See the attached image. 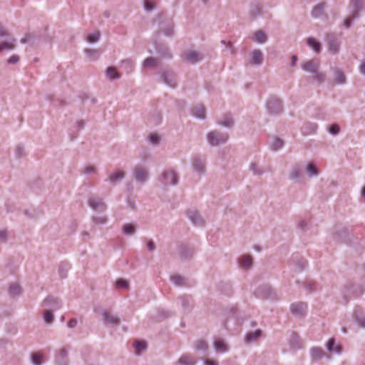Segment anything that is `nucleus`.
Listing matches in <instances>:
<instances>
[{
  "label": "nucleus",
  "instance_id": "nucleus-1",
  "mask_svg": "<svg viewBox=\"0 0 365 365\" xmlns=\"http://www.w3.org/2000/svg\"><path fill=\"white\" fill-rule=\"evenodd\" d=\"M341 294L345 304L352 297H359L363 294V288L359 284L348 281L341 288Z\"/></svg>",
  "mask_w": 365,
  "mask_h": 365
},
{
  "label": "nucleus",
  "instance_id": "nucleus-2",
  "mask_svg": "<svg viewBox=\"0 0 365 365\" xmlns=\"http://www.w3.org/2000/svg\"><path fill=\"white\" fill-rule=\"evenodd\" d=\"M160 76L164 83L168 86L175 88L178 86V80L176 73L171 68L166 67L160 72Z\"/></svg>",
  "mask_w": 365,
  "mask_h": 365
},
{
  "label": "nucleus",
  "instance_id": "nucleus-3",
  "mask_svg": "<svg viewBox=\"0 0 365 365\" xmlns=\"http://www.w3.org/2000/svg\"><path fill=\"white\" fill-rule=\"evenodd\" d=\"M229 139V135L227 133H222L219 130H212L207 134V140L211 146H218L225 144Z\"/></svg>",
  "mask_w": 365,
  "mask_h": 365
},
{
  "label": "nucleus",
  "instance_id": "nucleus-4",
  "mask_svg": "<svg viewBox=\"0 0 365 365\" xmlns=\"http://www.w3.org/2000/svg\"><path fill=\"white\" fill-rule=\"evenodd\" d=\"M340 34L336 33H327L325 35V41L328 46L329 51L332 54H337L340 50Z\"/></svg>",
  "mask_w": 365,
  "mask_h": 365
},
{
  "label": "nucleus",
  "instance_id": "nucleus-5",
  "mask_svg": "<svg viewBox=\"0 0 365 365\" xmlns=\"http://www.w3.org/2000/svg\"><path fill=\"white\" fill-rule=\"evenodd\" d=\"M266 108L269 115H279L283 111V102L281 99L272 96L267 100Z\"/></svg>",
  "mask_w": 365,
  "mask_h": 365
},
{
  "label": "nucleus",
  "instance_id": "nucleus-6",
  "mask_svg": "<svg viewBox=\"0 0 365 365\" xmlns=\"http://www.w3.org/2000/svg\"><path fill=\"white\" fill-rule=\"evenodd\" d=\"M207 159L205 155H195L191 160V165L193 170L199 175H205L206 173Z\"/></svg>",
  "mask_w": 365,
  "mask_h": 365
},
{
  "label": "nucleus",
  "instance_id": "nucleus-7",
  "mask_svg": "<svg viewBox=\"0 0 365 365\" xmlns=\"http://www.w3.org/2000/svg\"><path fill=\"white\" fill-rule=\"evenodd\" d=\"M94 312L98 313L102 317V321L106 326H118L120 324V319L109 312L107 310L102 309L101 307H95Z\"/></svg>",
  "mask_w": 365,
  "mask_h": 365
},
{
  "label": "nucleus",
  "instance_id": "nucleus-8",
  "mask_svg": "<svg viewBox=\"0 0 365 365\" xmlns=\"http://www.w3.org/2000/svg\"><path fill=\"white\" fill-rule=\"evenodd\" d=\"M160 181L164 186H174L178 185L179 176L174 170H166L162 173Z\"/></svg>",
  "mask_w": 365,
  "mask_h": 365
},
{
  "label": "nucleus",
  "instance_id": "nucleus-9",
  "mask_svg": "<svg viewBox=\"0 0 365 365\" xmlns=\"http://www.w3.org/2000/svg\"><path fill=\"white\" fill-rule=\"evenodd\" d=\"M254 294L259 299H273L275 297V293L273 291L272 288L269 284H262L259 287H258L255 292Z\"/></svg>",
  "mask_w": 365,
  "mask_h": 365
},
{
  "label": "nucleus",
  "instance_id": "nucleus-10",
  "mask_svg": "<svg viewBox=\"0 0 365 365\" xmlns=\"http://www.w3.org/2000/svg\"><path fill=\"white\" fill-rule=\"evenodd\" d=\"M133 176L137 182L143 184L149 179V171L143 165H137L133 170Z\"/></svg>",
  "mask_w": 365,
  "mask_h": 365
},
{
  "label": "nucleus",
  "instance_id": "nucleus-11",
  "mask_svg": "<svg viewBox=\"0 0 365 365\" xmlns=\"http://www.w3.org/2000/svg\"><path fill=\"white\" fill-rule=\"evenodd\" d=\"M348 7L350 9V13H352L354 18H359L360 12L365 7V1L364 0H349Z\"/></svg>",
  "mask_w": 365,
  "mask_h": 365
},
{
  "label": "nucleus",
  "instance_id": "nucleus-12",
  "mask_svg": "<svg viewBox=\"0 0 365 365\" xmlns=\"http://www.w3.org/2000/svg\"><path fill=\"white\" fill-rule=\"evenodd\" d=\"M182 60L189 63H196L203 59V55L195 51H186L182 55Z\"/></svg>",
  "mask_w": 365,
  "mask_h": 365
},
{
  "label": "nucleus",
  "instance_id": "nucleus-13",
  "mask_svg": "<svg viewBox=\"0 0 365 365\" xmlns=\"http://www.w3.org/2000/svg\"><path fill=\"white\" fill-rule=\"evenodd\" d=\"M88 205L94 211L104 212L107 209V205L100 197L93 196L89 197L88 200Z\"/></svg>",
  "mask_w": 365,
  "mask_h": 365
},
{
  "label": "nucleus",
  "instance_id": "nucleus-14",
  "mask_svg": "<svg viewBox=\"0 0 365 365\" xmlns=\"http://www.w3.org/2000/svg\"><path fill=\"white\" fill-rule=\"evenodd\" d=\"M42 306L47 307V309L51 310L52 312L56 311L61 308V301L53 296H48L43 302Z\"/></svg>",
  "mask_w": 365,
  "mask_h": 365
},
{
  "label": "nucleus",
  "instance_id": "nucleus-15",
  "mask_svg": "<svg viewBox=\"0 0 365 365\" xmlns=\"http://www.w3.org/2000/svg\"><path fill=\"white\" fill-rule=\"evenodd\" d=\"M306 309L307 304L302 302L292 304L290 306L292 314L299 318L304 317Z\"/></svg>",
  "mask_w": 365,
  "mask_h": 365
},
{
  "label": "nucleus",
  "instance_id": "nucleus-16",
  "mask_svg": "<svg viewBox=\"0 0 365 365\" xmlns=\"http://www.w3.org/2000/svg\"><path fill=\"white\" fill-rule=\"evenodd\" d=\"M178 250L179 252L180 259L182 261L190 259L195 253L193 248L188 247L185 245H179Z\"/></svg>",
  "mask_w": 365,
  "mask_h": 365
},
{
  "label": "nucleus",
  "instance_id": "nucleus-17",
  "mask_svg": "<svg viewBox=\"0 0 365 365\" xmlns=\"http://www.w3.org/2000/svg\"><path fill=\"white\" fill-rule=\"evenodd\" d=\"M187 216L189 220L196 226H202L205 224L204 220L197 210H188Z\"/></svg>",
  "mask_w": 365,
  "mask_h": 365
},
{
  "label": "nucleus",
  "instance_id": "nucleus-18",
  "mask_svg": "<svg viewBox=\"0 0 365 365\" xmlns=\"http://www.w3.org/2000/svg\"><path fill=\"white\" fill-rule=\"evenodd\" d=\"M125 177V173L120 170H116L109 175L106 181H108L110 185L115 186Z\"/></svg>",
  "mask_w": 365,
  "mask_h": 365
},
{
  "label": "nucleus",
  "instance_id": "nucleus-19",
  "mask_svg": "<svg viewBox=\"0 0 365 365\" xmlns=\"http://www.w3.org/2000/svg\"><path fill=\"white\" fill-rule=\"evenodd\" d=\"M178 299L180 301L181 307L185 312H190L192 309V296L184 294L180 296Z\"/></svg>",
  "mask_w": 365,
  "mask_h": 365
},
{
  "label": "nucleus",
  "instance_id": "nucleus-20",
  "mask_svg": "<svg viewBox=\"0 0 365 365\" xmlns=\"http://www.w3.org/2000/svg\"><path fill=\"white\" fill-rule=\"evenodd\" d=\"M319 63L315 61L314 60H309L304 63H302V68L307 71L311 73H317V71L319 70Z\"/></svg>",
  "mask_w": 365,
  "mask_h": 365
},
{
  "label": "nucleus",
  "instance_id": "nucleus-21",
  "mask_svg": "<svg viewBox=\"0 0 365 365\" xmlns=\"http://www.w3.org/2000/svg\"><path fill=\"white\" fill-rule=\"evenodd\" d=\"M327 349L331 353L339 354L342 351V346L340 344H336L334 338H331L328 340L326 344Z\"/></svg>",
  "mask_w": 365,
  "mask_h": 365
},
{
  "label": "nucleus",
  "instance_id": "nucleus-22",
  "mask_svg": "<svg viewBox=\"0 0 365 365\" xmlns=\"http://www.w3.org/2000/svg\"><path fill=\"white\" fill-rule=\"evenodd\" d=\"M16 48V38L9 37L5 41L0 43V53L4 51H11Z\"/></svg>",
  "mask_w": 365,
  "mask_h": 365
},
{
  "label": "nucleus",
  "instance_id": "nucleus-23",
  "mask_svg": "<svg viewBox=\"0 0 365 365\" xmlns=\"http://www.w3.org/2000/svg\"><path fill=\"white\" fill-rule=\"evenodd\" d=\"M302 176V166L297 163L290 170L289 178L292 180H299Z\"/></svg>",
  "mask_w": 365,
  "mask_h": 365
},
{
  "label": "nucleus",
  "instance_id": "nucleus-24",
  "mask_svg": "<svg viewBox=\"0 0 365 365\" xmlns=\"http://www.w3.org/2000/svg\"><path fill=\"white\" fill-rule=\"evenodd\" d=\"M348 231L345 228H341L338 230H336L333 234V238L334 240L339 242H346V240L348 239Z\"/></svg>",
  "mask_w": 365,
  "mask_h": 365
},
{
  "label": "nucleus",
  "instance_id": "nucleus-25",
  "mask_svg": "<svg viewBox=\"0 0 365 365\" xmlns=\"http://www.w3.org/2000/svg\"><path fill=\"white\" fill-rule=\"evenodd\" d=\"M317 125L314 123L307 122L301 128L302 133L304 135L314 134L317 130Z\"/></svg>",
  "mask_w": 365,
  "mask_h": 365
},
{
  "label": "nucleus",
  "instance_id": "nucleus-26",
  "mask_svg": "<svg viewBox=\"0 0 365 365\" xmlns=\"http://www.w3.org/2000/svg\"><path fill=\"white\" fill-rule=\"evenodd\" d=\"M192 115L200 119L206 118L205 108L203 105H196L191 109Z\"/></svg>",
  "mask_w": 365,
  "mask_h": 365
},
{
  "label": "nucleus",
  "instance_id": "nucleus-27",
  "mask_svg": "<svg viewBox=\"0 0 365 365\" xmlns=\"http://www.w3.org/2000/svg\"><path fill=\"white\" fill-rule=\"evenodd\" d=\"M290 262L297 266L299 271H302L307 265V262L298 254L293 255Z\"/></svg>",
  "mask_w": 365,
  "mask_h": 365
},
{
  "label": "nucleus",
  "instance_id": "nucleus-28",
  "mask_svg": "<svg viewBox=\"0 0 365 365\" xmlns=\"http://www.w3.org/2000/svg\"><path fill=\"white\" fill-rule=\"evenodd\" d=\"M325 7L326 3L324 1H322L316 5L311 12L312 16L316 19L322 16L324 14Z\"/></svg>",
  "mask_w": 365,
  "mask_h": 365
},
{
  "label": "nucleus",
  "instance_id": "nucleus-29",
  "mask_svg": "<svg viewBox=\"0 0 365 365\" xmlns=\"http://www.w3.org/2000/svg\"><path fill=\"white\" fill-rule=\"evenodd\" d=\"M218 123L220 124L221 125L228 128H232L235 125L234 120H233L231 114H230V113H226V114L223 115L222 116L220 120H219Z\"/></svg>",
  "mask_w": 365,
  "mask_h": 365
},
{
  "label": "nucleus",
  "instance_id": "nucleus-30",
  "mask_svg": "<svg viewBox=\"0 0 365 365\" xmlns=\"http://www.w3.org/2000/svg\"><path fill=\"white\" fill-rule=\"evenodd\" d=\"M106 76L110 81H114L119 79L121 77V74L118 72L117 68L113 66H109L106 70Z\"/></svg>",
  "mask_w": 365,
  "mask_h": 365
},
{
  "label": "nucleus",
  "instance_id": "nucleus-31",
  "mask_svg": "<svg viewBox=\"0 0 365 365\" xmlns=\"http://www.w3.org/2000/svg\"><path fill=\"white\" fill-rule=\"evenodd\" d=\"M252 59L250 63L253 65H261L263 61V54L259 49L254 50L251 53Z\"/></svg>",
  "mask_w": 365,
  "mask_h": 365
},
{
  "label": "nucleus",
  "instance_id": "nucleus-32",
  "mask_svg": "<svg viewBox=\"0 0 365 365\" xmlns=\"http://www.w3.org/2000/svg\"><path fill=\"white\" fill-rule=\"evenodd\" d=\"M240 267L244 269H249L252 266V257L250 255H243L239 259Z\"/></svg>",
  "mask_w": 365,
  "mask_h": 365
},
{
  "label": "nucleus",
  "instance_id": "nucleus-33",
  "mask_svg": "<svg viewBox=\"0 0 365 365\" xmlns=\"http://www.w3.org/2000/svg\"><path fill=\"white\" fill-rule=\"evenodd\" d=\"M155 49L158 53H159L161 57L168 59L172 58L173 55L170 51L168 47L163 45H156Z\"/></svg>",
  "mask_w": 365,
  "mask_h": 365
},
{
  "label": "nucleus",
  "instance_id": "nucleus-34",
  "mask_svg": "<svg viewBox=\"0 0 365 365\" xmlns=\"http://www.w3.org/2000/svg\"><path fill=\"white\" fill-rule=\"evenodd\" d=\"M334 81L336 84H344L346 83V76L343 71L339 68L334 69Z\"/></svg>",
  "mask_w": 365,
  "mask_h": 365
},
{
  "label": "nucleus",
  "instance_id": "nucleus-35",
  "mask_svg": "<svg viewBox=\"0 0 365 365\" xmlns=\"http://www.w3.org/2000/svg\"><path fill=\"white\" fill-rule=\"evenodd\" d=\"M160 63V59L155 57H148L143 63V66L145 68H155Z\"/></svg>",
  "mask_w": 365,
  "mask_h": 365
},
{
  "label": "nucleus",
  "instance_id": "nucleus-36",
  "mask_svg": "<svg viewBox=\"0 0 365 365\" xmlns=\"http://www.w3.org/2000/svg\"><path fill=\"white\" fill-rule=\"evenodd\" d=\"M289 345L293 349H299L302 347L301 341L297 333H292L289 338Z\"/></svg>",
  "mask_w": 365,
  "mask_h": 365
},
{
  "label": "nucleus",
  "instance_id": "nucleus-37",
  "mask_svg": "<svg viewBox=\"0 0 365 365\" xmlns=\"http://www.w3.org/2000/svg\"><path fill=\"white\" fill-rule=\"evenodd\" d=\"M307 44L312 48L314 52L319 53L322 49V44L314 37H309L307 39Z\"/></svg>",
  "mask_w": 365,
  "mask_h": 365
},
{
  "label": "nucleus",
  "instance_id": "nucleus-38",
  "mask_svg": "<svg viewBox=\"0 0 365 365\" xmlns=\"http://www.w3.org/2000/svg\"><path fill=\"white\" fill-rule=\"evenodd\" d=\"M8 292H9V294L11 297H18L21 294L22 289L19 284L12 283L10 284Z\"/></svg>",
  "mask_w": 365,
  "mask_h": 365
},
{
  "label": "nucleus",
  "instance_id": "nucleus-39",
  "mask_svg": "<svg viewBox=\"0 0 365 365\" xmlns=\"http://www.w3.org/2000/svg\"><path fill=\"white\" fill-rule=\"evenodd\" d=\"M262 335V331L257 329L255 331H250L245 336V342L247 344L255 341Z\"/></svg>",
  "mask_w": 365,
  "mask_h": 365
},
{
  "label": "nucleus",
  "instance_id": "nucleus-40",
  "mask_svg": "<svg viewBox=\"0 0 365 365\" xmlns=\"http://www.w3.org/2000/svg\"><path fill=\"white\" fill-rule=\"evenodd\" d=\"M311 356L314 360H319L327 356L326 353L319 347H313L311 349Z\"/></svg>",
  "mask_w": 365,
  "mask_h": 365
},
{
  "label": "nucleus",
  "instance_id": "nucleus-41",
  "mask_svg": "<svg viewBox=\"0 0 365 365\" xmlns=\"http://www.w3.org/2000/svg\"><path fill=\"white\" fill-rule=\"evenodd\" d=\"M31 360L34 365H41L43 362V356L41 352H33L31 354Z\"/></svg>",
  "mask_w": 365,
  "mask_h": 365
},
{
  "label": "nucleus",
  "instance_id": "nucleus-42",
  "mask_svg": "<svg viewBox=\"0 0 365 365\" xmlns=\"http://www.w3.org/2000/svg\"><path fill=\"white\" fill-rule=\"evenodd\" d=\"M122 231L125 235H133L136 232V225L132 223L125 224L122 227Z\"/></svg>",
  "mask_w": 365,
  "mask_h": 365
},
{
  "label": "nucleus",
  "instance_id": "nucleus-43",
  "mask_svg": "<svg viewBox=\"0 0 365 365\" xmlns=\"http://www.w3.org/2000/svg\"><path fill=\"white\" fill-rule=\"evenodd\" d=\"M84 53L91 60H96L101 54V51L99 49L85 48Z\"/></svg>",
  "mask_w": 365,
  "mask_h": 365
},
{
  "label": "nucleus",
  "instance_id": "nucleus-44",
  "mask_svg": "<svg viewBox=\"0 0 365 365\" xmlns=\"http://www.w3.org/2000/svg\"><path fill=\"white\" fill-rule=\"evenodd\" d=\"M180 365H195V359L190 355L184 354L178 360Z\"/></svg>",
  "mask_w": 365,
  "mask_h": 365
},
{
  "label": "nucleus",
  "instance_id": "nucleus-45",
  "mask_svg": "<svg viewBox=\"0 0 365 365\" xmlns=\"http://www.w3.org/2000/svg\"><path fill=\"white\" fill-rule=\"evenodd\" d=\"M214 347L217 352H226L228 349L226 344L222 339H217L214 341Z\"/></svg>",
  "mask_w": 365,
  "mask_h": 365
},
{
  "label": "nucleus",
  "instance_id": "nucleus-46",
  "mask_svg": "<svg viewBox=\"0 0 365 365\" xmlns=\"http://www.w3.org/2000/svg\"><path fill=\"white\" fill-rule=\"evenodd\" d=\"M284 140L274 136L272 138V142L271 143L270 148L273 151H277L281 149L284 145Z\"/></svg>",
  "mask_w": 365,
  "mask_h": 365
},
{
  "label": "nucleus",
  "instance_id": "nucleus-47",
  "mask_svg": "<svg viewBox=\"0 0 365 365\" xmlns=\"http://www.w3.org/2000/svg\"><path fill=\"white\" fill-rule=\"evenodd\" d=\"M67 352L66 349H61L56 358V362L58 365H66L67 364Z\"/></svg>",
  "mask_w": 365,
  "mask_h": 365
},
{
  "label": "nucleus",
  "instance_id": "nucleus-48",
  "mask_svg": "<svg viewBox=\"0 0 365 365\" xmlns=\"http://www.w3.org/2000/svg\"><path fill=\"white\" fill-rule=\"evenodd\" d=\"M353 317L361 327L365 328V317L361 316L360 311L358 309L354 311Z\"/></svg>",
  "mask_w": 365,
  "mask_h": 365
},
{
  "label": "nucleus",
  "instance_id": "nucleus-49",
  "mask_svg": "<svg viewBox=\"0 0 365 365\" xmlns=\"http://www.w3.org/2000/svg\"><path fill=\"white\" fill-rule=\"evenodd\" d=\"M267 40V37L266 36V34L261 30H259L257 31H256L254 34V41L257 42V43H263L264 42H266Z\"/></svg>",
  "mask_w": 365,
  "mask_h": 365
},
{
  "label": "nucleus",
  "instance_id": "nucleus-50",
  "mask_svg": "<svg viewBox=\"0 0 365 365\" xmlns=\"http://www.w3.org/2000/svg\"><path fill=\"white\" fill-rule=\"evenodd\" d=\"M306 170L309 177H316L319 174L318 169L314 163H308Z\"/></svg>",
  "mask_w": 365,
  "mask_h": 365
},
{
  "label": "nucleus",
  "instance_id": "nucleus-51",
  "mask_svg": "<svg viewBox=\"0 0 365 365\" xmlns=\"http://www.w3.org/2000/svg\"><path fill=\"white\" fill-rule=\"evenodd\" d=\"M170 280L176 286H183L186 281L185 278L180 274L172 276Z\"/></svg>",
  "mask_w": 365,
  "mask_h": 365
},
{
  "label": "nucleus",
  "instance_id": "nucleus-52",
  "mask_svg": "<svg viewBox=\"0 0 365 365\" xmlns=\"http://www.w3.org/2000/svg\"><path fill=\"white\" fill-rule=\"evenodd\" d=\"M262 6L259 5H253L250 10V15L252 19H256L261 14Z\"/></svg>",
  "mask_w": 365,
  "mask_h": 365
},
{
  "label": "nucleus",
  "instance_id": "nucleus-53",
  "mask_svg": "<svg viewBox=\"0 0 365 365\" xmlns=\"http://www.w3.org/2000/svg\"><path fill=\"white\" fill-rule=\"evenodd\" d=\"M146 349V343L145 341H136L135 342V350L136 355H140L141 351Z\"/></svg>",
  "mask_w": 365,
  "mask_h": 365
},
{
  "label": "nucleus",
  "instance_id": "nucleus-54",
  "mask_svg": "<svg viewBox=\"0 0 365 365\" xmlns=\"http://www.w3.org/2000/svg\"><path fill=\"white\" fill-rule=\"evenodd\" d=\"M122 66L127 70L128 73H130L134 68V62L131 59H124L121 61Z\"/></svg>",
  "mask_w": 365,
  "mask_h": 365
},
{
  "label": "nucleus",
  "instance_id": "nucleus-55",
  "mask_svg": "<svg viewBox=\"0 0 365 365\" xmlns=\"http://www.w3.org/2000/svg\"><path fill=\"white\" fill-rule=\"evenodd\" d=\"M160 31L167 36H172L174 34L173 25L168 24L165 27L160 26Z\"/></svg>",
  "mask_w": 365,
  "mask_h": 365
},
{
  "label": "nucleus",
  "instance_id": "nucleus-56",
  "mask_svg": "<svg viewBox=\"0 0 365 365\" xmlns=\"http://www.w3.org/2000/svg\"><path fill=\"white\" fill-rule=\"evenodd\" d=\"M43 320L48 324H51L53 321L54 317L53 312L49 309H46L43 314Z\"/></svg>",
  "mask_w": 365,
  "mask_h": 365
},
{
  "label": "nucleus",
  "instance_id": "nucleus-57",
  "mask_svg": "<svg viewBox=\"0 0 365 365\" xmlns=\"http://www.w3.org/2000/svg\"><path fill=\"white\" fill-rule=\"evenodd\" d=\"M101 37L100 31H96L93 34L88 35L86 40L88 43H96L99 41Z\"/></svg>",
  "mask_w": 365,
  "mask_h": 365
},
{
  "label": "nucleus",
  "instance_id": "nucleus-58",
  "mask_svg": "<svg viewBox=\"0 0 365 365\" xmlns=\"http://www.w3.org/2000/svg\"><path fill=\"white\" fill-rule=\"evenodd\" d=\"M195 348L198 351H206L208 349V345L205 341L198 340L195 342Z\"/></svg>",
  "mask_w": 365,
  "mask_h": 365
},
{
  "label": "nucleus",
  "instance_id": "nucleus-59",
  "mask_svg": "<svg viewBox=\"0 0 365 365\" xmlns=\"http://www.w3.org/2000/svg\"><path fill=\"white\" fill-rule=\"evenodd\" d=\"M91 220L96 225H103L106 223L108 219L106 215H103L100 217L93 216Z\"/></svg>",
  "mask_w": 365,
  "mask_h": 365
},
{
  "label": "nucleus",
  "instance_id": "nucleus-60",
  "mask_svg": "<svg viewBox=\"0 0 365 365\" xmlns=\"http://www.w3.org/2000/svg\"><path fill=\"white\" fill-rule=\"evenodd\" d=\"M82 173L83 174H95L97 173V169L94 165H87L83 168Z\"/></svg>",
  "mask_w": 365,
  "mask_h": 365
},
{
  "label": "nucleus",
  "instance_id": "nucleus-61",
  "mask_svg": "<svg viewBox=\"0 0 365 365\" xmlns=\"http://www.w3.org/2000/svg\"><path fill=\"white\" fill-rule=\"evenodd\" d=\"M358 19L359 18H354L352 16V13H350V15L344 19L343 25L345 28L349 29L353 24V20Z\"/></svg>",
  "mask_w": 365,
  "mask_h": 365
},
{
  "label": "nucleus",
  "instance_id": "nucleus-62",
  "mask_svg": "<svg viewBox=\"0 0 365 365\" xmlns=\"http://www.w3.org/2000/svg\"><path fill=\"white\" fill-rule=\"evenodd\" d=\"M328 131L331 135H336L339 134L340 131V128L339 125L333 123L329 127Z\"/></svg>",
  "mask_w": 365,
  "mask_h": 365
},
{
  "label": "nucleus",
  "instance_id": "nucleus-63",
  "mask_svg": "<svg viewBox=\"0 0 365 365\" xmlns=\"http://www.w3.org/2000/svg\"><path fill=\"white\" fill-rule=\"evenodd\" d=\"M115 284L119 288H123V289H127L129 287V283L127 280L124 279H118L116 282H115Z\"/></svg>",
  "mask_w": 365,
  "mask_h": 365
},
{
  "label": "nucleus",
  "instance_id": "nucleus-64",
  "mask_svg": "<svg viewBox=\"0 0 365 365\" xmlns=\"http://www.w3.org/2000/svg\"><path fill=\"white\" fill-rule=\"evenodd\" d=\"M148 139L153 145H158L160 141V136L157 133H150L148 136Z\"/></svg>",
  "mask_w": 365,
  "mask_h": 365
}]
</instances>
